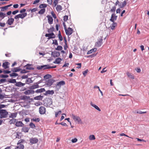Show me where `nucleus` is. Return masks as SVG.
Masks as SVG:
<instances>
[{
  "mask_svg": "<svg viewBox=\"0 0 149 149\" xmlns=\"http://www.w3.org/2000/svg\"><path fill=\"white\" fill-rule=\"evenodd\" d=\"M26 10L25 9H22L20 10L19 11L20 13L15 16L14 18L17 20H18L19 18L22 19H24L27 15V13H25Z\"/></svg>",
  "mask_w": 149,
  "mask_h": 149,
  "instance_id": "obj_1",
  "label": "nucleus"
},
{
  "mask_svg": "<svg viewBox=\"0 0 149 149\" xmlns=\"http://www.w3.org/2000/svg\"><path fill=\"white\" fill-rule=\"evenodd\" d=\"M8 115V112L6 110H0V118H6Z\"/></svg>",
  "mask_w": 149,
  "mask_h": 149,
  "instance_id": "obj_2",
  "label": "nucleus"
},
{
  "mask_svg": "<svg viewBox=\"0 0 149 149\" xmlns=\"http://www.w3.org/2000/svg\"><path fill=\"white\" fill-rule=\"evenodd\" d=\"M72 118L76 122H77L78 123H80L81 122V120L79 116H75L74 114L72 115Z\"/></svg>",
  "mask_w": 149,
  "mask_h": 149,
  "instance_id": "obj_3",
  "label": "nucleus"
},
{
  "mask_svg": "<svg viewBox=\"0 0 149 149\" xmlns=\"http://www.w3.org/2000/svg\"><path fill=\"white\" fill-rule=\"evenodd\" d=\"M65 30L66 34L68 36L70 35L73 33V29L70 27L66 29Z\"/></svg>",
  "mask_w": 149,
  "mask_h": 149,
  "instance_id": "obj_4",
  "label": "nucleus"
},
{
  "mask_svg": "<svg viewBox=\"0 0 149 149\" xmlns=\"http://www.w3.org/2000/svg\"><path fill=\"white\" fill-rule=\"evenodd\" d=\"M45 36L46 37H48L47 39L48 40L51 38H55V36L53 33L46 34Z\"/></svg>",
  "mask_w": 149,
  "mask_h": 149,
  "instance_id": "obj_5",
  "label": "nucleus"
},
{
  "mask_svg": "<svg viewBox=\"0 0 149 149\" xmlns=\"http://www.w3.org/2000/svg\"><path fill=\"white\" fill-rule=\"evenodd\" d=\"M30 143L31 145L37 143L38 141V139L36 138H32L29 140Z\"/></svg>",
  "mask_w": 149,
  "mask_h": 149,
  "instance_id": "obj_6",
  "label": "nucleus"
},
{
  "mask_svg": "<svg viewBox=\"0 0 149 149\" xmlns=\"http://www.w3.org/2000/svg\"><path fill=\"white\" fill-rule=\"evenodd\" d=\"M102 39L100 38L95 43V46L96 47H100L102 43Z\"/></svg>",
  "mask_w": 149,
  "mask_h": 149,
  "instance_id": "obj_7",
  "label": "nucleus"
},
{
  "mask_svg": "<svg viewBox=\"0 0 149 149\" xmlns=\"http://www.w3.org/2000/svg\"><path fill=\"white\" fill-rule=\"evenodd\" d=\"M46 111V109L43 106H41L39 108V113L41 114L45 113Z\"/></svg>",
  "mask_w": 149,
  "mask_h": 149,
  "instance_id": "obj_8",
  "label": "nucleus"
},
{
  "mask_svg": "<svg viewBox=\"0 0 149 149\" xmlns=\"http://www.w3.org/2000/svg\"><path fill=\"white\" fill-rule=\"evenodd\" d=\"M117 16L114 13L112 14L111 18L110 19V20L111 22H113L117 19Z\"/></svg>",
  "mask_w": 149,
  "mask_h": 149,
  "instance_id": "obj_9",
  "label": "nucleus"
},
{
  "mask_svg": "<svg viewBox=\"0 0 149 149\" xmlns=\"http://www.w3.org/2000/svg\"><path fill=\"white\" fill-rule=\"evenodd\" d=\"M47 18L48 22L50 24H52L53 23V19L52 17L50 15H47Z\"/></svg>",
  "mask_w": 149,
  "mask_h": 149,
  "instance_id": "obj_10",
  "label": "nucleus"
},
{
  "mask_svg": "<svg viewBox=\"0 0 149 149\" xmlns=\"http://www.w3.org/2000/svg\"><path fill=\"white\" fill-rule=\"evenodd\" d=\"M65 84V82L63 81H62L58 82L56 86V87H58L59 88H60L61 86H63Z\"/></svg>",
  "mask_w": 149,
  "mask_h": 149,
  "instance_id": "obj_11",
  "label": "nucleus"
},
{
  "mask_svg": "<svg viewBox=\"0 0 149 149\" xmlns=\"http://www.w3.org/2000/svg\"><path fill=\"white\" fill-rule=\"evenodd\" d=\"M54 93V91L53 90H48L46 91L44 94L45 95H52Z\"/></svg>",
  "mask_w": 149,
  "mask_h": 149,
  "instance_id": "obj_12",
  "label": "nucleus"
},
{
  "mask_svg": "<svg viewBox=\"0 0 149 149\" xmlns=\"http://www.w3.org/2000/svg\"><path fill=\"white\" fill-rule=\"evenodd\" d=\"M14 21V19L13 18H10L9 19L7 22V23L10 25H12Z\"/></svg>",
  "mask_w": 149,
  "mask_h": 149,
  "instance_id": "obj_13",
  "label": "nucleus"
},
{
  "mask_svg": "<svg viewBox=\"0 0 149 149\" xmlns=\"http://www.w3.org/2000/svg\"><path fill=\"white\" fill-rule=\"evenodd\" d=\"M10 63L9 62H5L3 63L2 66L5 69H6L9 68L8 65Z\"/></svg>",
  "mask_w": 149,
  "mask_h": 149,
  "instance_id": "obj_14",
  "label": "nucleus"
},
{
  "mask_svg": "<svg viewBox=\"0 0 149 149\" xmlns=\"http://www.w3.org/2000/svg\"><path fill=\"white\" fill-rule=\"evenodd\" d=\"M52 55L54 57H57L60 56V53L59 52L54 51L52 52Z\"/></svg>",
  "mask_w": 149,
  "mask_h": 149,
  "instance_id": "obj_15",
  "label": "nucleus"
},
{
  "mask_svg": "<svg viewBox=\"0 0 149 149\" xmlns=\"http://www.w3.org/2000/svg\"><path fill=\"white\" fill-rule=\"evenodd\" d=\"M24 148V146L23 144L17 143V146L15 148V149H23Z\"/></svg>",
  "mask_w": 149,
  "mask_h": 149,
  "instance_id": "obj_16",
  "label": "nucleus"
},
{
  "mask_svg": "<svg viewBox=\"0 0 149 149\" xmlns=\"http://www.w3.org/2000/svg\"><path fill=\"white\" fill-rule=\"evenodd\" d=\"M55 81V80L53 79H49L47 81V84L48 85L51 86L53 84Z\"/></svg>",
  "mask_w": 149,
  "mask_h": 149,
  "instance_id": "obj_17",
  "label": "nucleus"
},
{
  "mask_svg": "<svg viewBox=\"0 0 149 149\" xmlns=\"http://www.w3.org/2000/svg\"><path fill=\"white\" fill-rule=\"evenodd\" d=\"M15 125L18 127H22L24 125V124L22 123L21 121H18L16 122V123L15 124Z\"/></svg>",
  "mask_w": 149,
  "mask_h": 149,
  "instance_id": "obj_18",
  "label": "nucleus"
},
{
  "mask_svg": "<svg viewBox=\"0 0 149 149\" xmlns=\"http://www.w3.org/2000/svg\"><path fill=\"white\" fill-rule=\"evenodd\" d=\"M90 104L92 106L95 108L96 109H97L99 111H101V109L99 108L96 105L94 104H93L92 103V102H91Z\"/></svg>",
  "mask_w": 149,
  "mask_h": 149,
  "instance_id": "obj_19",
  "label": "nucleus"
},
{
  "mask_svg": "<svg viewBox=\"0 0 149 149\" xmlns=\"http://www.w3.org/2000/svg\"><path fill=\"white\" fill-rule=\"evenodd\" d=\"M25 84L21 82H16L15 85L18 87H21L24 86Z\"/></svg>",
  "mask_w": 149,
  "mask_h": 149,
  "instance_id": "obj_20",
  "label": "nucleus"
},
{
  "mask_svg": "<svg viewBox=\"0 0 149 149\" xmlns=\"http://www.w3.org/2000/svg\"><path fill=\"white\" fill-rule=\"evenodd\" d=\"M17 113H11V114H10L9 116V117L10 118H15L17 116Z\"/></svg>",
  "mask_w": 149,
  "mask_h": 149,
  "instance_id": "obj_21",
  "label": "nucleus"
},
{
  "mask_svg": "<svg viewBox=\"0 0 149 149\" xmlns=\"http://www.w3.org/2000/svg\"><path fill=\"white\" fill-rule=\"evenodd\" d=\"M117 26V23L116 22H113L110 26V28L112 30H114L115 27Z\"/></svg>",
  "mask_w": 149,
  "mask_h": 149,
  "instance_id": "obj_22",
  "label": "nucleus"
},
{
  "mask_svg": "<svg viewBox=\"0 0 149 149\" xmlns=\"http://www.w3.org/2000/svg\"><path fill=\"white\" fill-rule=\"evenodd\" d=\"M127 74L129 78H130L132 79H134V77L133 74H132L131 73H129V72H127Z\"/></svg>",
  "mask_w": 149,
  "mask_h": 149,
  "instance_id": "obj_23",
  "label": "nucleus"
},
{
  "mask_svg": "<svg viewBox=\"0 0 149 149\" xmlns=\"http://www.w3.org/2000/svg\"><path fill=\"white\" fill-rule=\"evenodd\" d=\"M61 59L60 58H57L55 61L53 62L55 64H59L60 63Z\"/></svg>",
  "mask_w": 149,
  "mask_h": 149,
  "instance_id": "obj_24",
  "label": "nucleus"
},
{
  "mask_svg": "<svg viewBox=\"0 0 149 149\" xmlns=\"http://www.w3.org/2000/svg\"><path fill=\"white\" fill-rule=\"evenodd\" d=\"M45 91V89L44 88H41L37 90L36 91V93H42Z\"/></svg>",
  "mask_w": 149,
  "mask_h": 149,
  "instance_id": "obj_25",
  "label": "nucleus"
},
{
  "mask_svg": "<svg viewBox=\"0 0 149 149\" xmlns=\"http://www.w3.org/2000/svg\"><path fill=\"white\" fill-rule=\"evenodd\" d=\"M97 50V49L96 48H95L93 49H92L88 51L87 53V54H91L92 52H95Z\"/></svg>",
  "mask_w": 149,
  "mask_h": 149,
  "instance_id": "obj_26",
  "label": "nucleus"
},
{
  "mask_svg": "<svg viewBox=\"0 0 149 149\" xmlns=\"http://www.w3.org/2000/svg\"><path fill=\"white\" fill-rule=\"evenodd\" d=\"M11 5H12L10 4L1 7V11H4L5 10H6L8 9V7L10 6Z\"/></svg>",
  "mask_w": 149,
  "mask_h": 149,
  "instance_id": "obj_27",
  "label": "nucleus"
},
{
  "mask_svg": "<svg viewBox=\"0 0 149 149\" xmlns=\"http://www.w3.org/2000/svg\"><path fill=\"white\" fill-rule=\"evenodd\" d=\"M39 85L38 84L33 85L31 86L30 88L31 89H34L39 88Z\"/></svg>",
  "mask_w": 149,
  "mask_h": 149,
  "instance_id": "obj_28",
  "label": "nucleus"
},
{
  "mask_svg": "<svg viewBox=\"0 0 149 149\" xmlns=\"http://www.w3.org/2000/svg\"><path fill=\"white\" fill-rule=\"evenodd\" d=\"M24 67L27 70H31L33 69V68L31 67V65L29 64H28L25 66Z\"/></svg>",
  "mask_w": 149,
  "mask_h": 149,
  "instance_id": "obj_29",
  "label": "nucleus"
},
{
  "mask_svg": "<svg viewBox=\"0 0 149 149\" xmlns=\"http://www.w3.org/2000/svg\"><path fill=\"white\" fill-rule=\"evenodd\" d=\"M45 8H42L38 12V14L41 15L43 14L45 12Z\"/></svg>",
  "mask_w": 149,
  "mask_h": 149,
  "instance_id": "obj_30",
  "label": "nucleus"
},
{
  "mask_svg": "<svg viewBox=\"0 0 149 149\" xmlns=\"http://www.w3.org/2000/svg\"><path fill=\"white\" fill-rule=\"evenodd\" d=\"M56 9L58 12H60L62 9V7L61 5H58L56 8Z\"/></svg>",
  "mask_w": 149,
  "mask_h": 149,
  "instance_id": "obj_31",
  "label": "nucleus"
},
{
  "mask_svg": "<svg viewBox=\"0 0 149 149\" xmlns=\"http://www.w3.org/2000/svg\"><path fill=\"white\" fill-rule=\"evenodd\" d=\"M22 130L25 132H28L29 129L27 127H23L22 128Z\"/></svg>",
  "mask_w": 149,
  "mask_h": 149,
  "instance_id": "obj_32",
  "label": "nucleus"
},
{
  "mask_svg": "<svg viewBox=\"0 0 149 149\" xmlns=\"http://www.w3.org/2000/svg\"><path fill=\"white\" fill-rule=\"evenodd\" d=\"M20 69L18 67L13 68L12 70L13 72H17L20 71Z\"/></svg>",
  "mask_w": 149,
  "mask_h": 149,
  "instance_id": "obj_33",
  "label": "nucleus"
},
{
  "mask_svg": "<svg viewBox=\"0 0 149 149\" xmlns=\"http://www.w3.org/2000/svg\"><path fill=\"white\" fill-rule=\"evenodd\" d=\"M47 6V5L46 4H41L39 6V7L40 8H46Z\"/></svg>",
  "mask_w": 149,
  "mask_h": 149,
  "instance_id": "obj_34",
  "label": "nucleus"
},
{
  "mask_svg": "<svg viewBox=\"0 0 149 149\" xmlns=\"http://www.w3.org/2000/svg\"><path fill=\"white\" fill-rule=\"evenodd\" d=\"M89 139L90 140H95V136L93 135H91L89 136Z\"/></svg>",
  "mask_w": 149,
  "mask_h": 149,
  "instance_id": "obj_35",
  "label": "nucleus"
},
{
  "mask_svg": "<svg viewBox=\"0 0 149 149\" xmlns=\"http://www.w3.org/2000/svg\"><path fill=\"white\" fill-rule=\"evenodd\" d=\"M16 119L13 118V119H12L10 120L9 121V122L11 124H14L15 123H16Z\"/></svg>",
  "mask_w": 149,
  "mask_h": 149,
  "instance_id": "obj_36",
  "label": "nucleus"
},
{
  "mask_svg": "<svg viewBox=\"0 0 149 149\" xmlns=\"http://www.w3.org/2000/svg\"><path fill=\"white\" fill-rule=\"evenodd\" d=\"M58 37L59 39V40L60 41H61L63 40V37L61 35V33L60 31H59L58 32Z\"/></svg>",
  "mask_w": 149,
  "mask_h": 149,
  "instance_id": "obj_37",
  "label": "nucleus"
},
{
  "mask_svg": "<svg viewBox=\"0 0 149 149\" xmlns=\"http://www.w3.org/2000/svg\"><path fill=\"white\" fill-rule=\"evenodd\" d=\"M51 77L52 76L49 74H47L44 76V78L46 79L51 78Z\"/></svg>",
  "mask_w": 149,
  "mask_h": 149,
  "instance_id": "obj_38",
  "label": "nucleus"
},
{
  "mask_svg": "<svg viewBox=\"0 0 149 149\" xmlns=\"http://www.w3.org/2000/svg\"><path fill=\"white\" fill-rule=\"evenodd\" d=\"M6 16V14L5 13H3L1 14V15L0 16V19H1V20L3 19Z\"/></svg>",
  "mask_w": 149,
  "mask_h": 149,
  "instance_id": "obj_39",
  "label": "nucleus"
},
{
  "mask_svg": "<svg viewBox=\"0 0 149 149\" xmlns=\"http://www.w3.org/2000/svg\"><path fill=\"white\" fill-rule=\"evenodd\" d=\"M43 70H46L50 68V66L49 65H43Z\"/></svg>",
  "mask_w": 149,
  "mask_h": 149,
  "instance_id": "obj_40",
  "label": "nucleus"
},
{
  "mask_svg": "<svg viewBox=\"0 0 149 149\" xmlns=\"http://www.w3.org/2000/svg\"><path fill=\"white\" fill-rule=\"evenodd\" d=\"M127 4V3L126 1H124L122 3V4L120 5V7L121 8H123Z\"/></svg>",
  "mask_w": 149,
  "mask_h": 149,
  "instance_id": "obj_41",
  "label": "nucleus"
},
{
  "mask_svg": "<svg viewBox=\"0 0 149 149\" xmlns=\"http://www.w3.org/2000/svg\"><path fill=\"white\" fill-rule=\"evenodd\" d=\"M63 49L62 47L60 45L58 46L55 49L56 50L61 51Z\"/></svg>",
  "mask_w": 149,
  "mask_h": 149,
  "instance_id": "obj_42",
  "label": "nucleus"
},
{
  "mask_svg": "<svg viewBox=\"0 0 149 149\" xmlns=\"http://www.w3.org/2000/svg\"><path fill=\"white\" fill-rule=\"evenodd\" d=\"M8 82L11 83H16V80L15 79H10L8 81Z\"/></svg>",
  "mask_w": 149,
  "mask_h": 149,
  "instance_id": "obj_43",
  "label": "nucleus"
},
{
  "mask_svg": "<svg viewBox=\"0 0 149 149\" xmlns=\"http://www.w3.org/2000/svg\"><path fill=\"white\" fill-rule=\"evenodd\" d=\"M29 126L30 127L32 128H34L36 127L35 125L32 123H31L30 124Z\"/></svg>",
  "mask_w": 149,
  "mask_h": 149,
  "instance_id": "obj_44",
  "label": "nucleus"
},
{
  "mask_svg": "<svg viewBox=\"0 0 149 149\" xmlns=\"http://www.w3.org/2000/svg\"><path fill=\"white\" fill-rule=\"evenodd\" d=\"M10 75L11 77H16L18 75L17 74L15 73H13L10 74Z\"/></svg>",
  "mask_w": 149,
  "mask_h": 149,
  "instance_id": "obj_45",
  "label": "nucleus"
},
{
  "mask_svg": "<svg viewBox=\"0 0 149 149\" xmlns=\"http://www.w3.org/2000/svg\"><path fill=\"white\" fill-rule=\"evenodd\" d=\"M54 28L53 27H52L48 29V32L49 33L52 32L54 31Z\"/></svg>",
  "mask_w": 149,
  "mask_h": 149,
  "instance_id": "obj_46",
  "label": "nucleus"
},
{
  "mask_svg": "<svg viewBox=\"0 0 149 149\" xmlns=\"http://www.w3.org/2000/svg\"><path fill=\"white\" fill-rule=\"evenodd\" d=\"M88 72V69H87L83 72L82 73L83 75L84 76H85L86 75L87 73Z\"/></svg>",
  "mask_w": 149,
  "mask_h": 149,
  "instance_id": "obj_47",
  "label": "nucleus"
},
{
  "mask_svg": "<svg viewBox=\"0 0 149 149\" xmlns=\"http://www.w3.org/2000/svg\"><path fill=\"white\" fill-rule=\"evenodd\" d=\"M58 3V0H54L53 3V5L54 7L56 6Z\"/></svg>",
  "mask_w": 149,
  "mask_h": 149,
  "instance_id": "obj_48",
  "label": "nucleus"
},
{
  "mask_svg": "<svg viewBox=\"0 0 149 149\" xmlns=\"http://www.w3.org/2000/svg\"><path fill=\"white\" fill-rule=\"evenodd\" d=\"M31 91L28 90L24 92V93L26 95H29L30 94Z\"/></svg>",
  "mask_w": 149,
  "mask_h": 149,
  "instance_id": "obj_49",
  "label": "nucleus"
},
{
  "mask_svg": "<svg viewBox=\"0 0 149 149\" xmlns=\"http://www.w3.org/2000/svg\"><path fill=\"white\" fill-rule=\"evenodd\" d=\"M61 110L59 111L58 112H56L55 114V116L56 117H57L58 114H61Z\"/></svg>",
  "mask_w": 149,
  "mask_h": 149,
  "instance_id": "obj_50",
  "label": "nucleus"
},
{
  "mask_svg": "<svg viewBox=\"0 0 149 149\" xmlns=\"http://www.w3.org/2000/svg\"><path fill=\"white\" fill-rule=\"evenodd\" d=\"M53 44H54L55 45H58L57 41L56 40H53Z\"/></svg>",
  "mask_w": 149,
  "mask_h": 149,
  "instance_id": "obj_51",
  "label": "nucleus"
},
{
  "mask_svg": "<svg viewBox=\"0 0 149 149\" xmlns=\"http://www.w3.org/2000/svg\"><path fill=\"white\" fill-rule=\"evenodd\" d=\"M44 66L43 65L39 66L37 67V69L38 70L43 69Z\"/></svg>",
  "mask_w": 149,
  "mask_h": 149,
  "instance_id": "obj_52",
  "label": "nucleus"
},
{
  "mask_svg": "<svg viewBox=\"0 0 149 149\" xmlns=\"http://www.w3.org/2000/svg\"><path fill=\"white\" fill-rule=\"evenodd\" d=\"M37 8H33L32 9H30L29 10V11H31V12H35L37 10Z\"/></svg>",
  "mask_w": 149,
  "mask_h": 149,
  "instance_id": "obj_53",
  "label": "nucleus"
},
{
  "mask_svg": "<svg viewBox=\"0 0 149 149\" xmlns=\"http://www.w3.org/2000/svg\"><path fill=\"white\" fill-rule=\"evenodd\" d=\"M32 121H33L35 122H39L40 120L39 118H33L31 120Z\"/></svg>",
  "mask_w": 149,
  "mask_h": 149,
  "instance_id": "obj_54",
  "label": "nucleus"
},
{
  "mask_svg": "<svg viewBox=\"0 0 149 149\" xmlns=\"http://www.w3.org/2000/svg\"><path fill=\"white\" fill-rule=\"evenodd\" d=\"M24 141V140L22 139H21L20 140H19L18 142L17 143L19 144H22L21 143H23Z\"/></svg>",
  "mask_w": 149,
  "mask_h": 149,
  "instance_id": "obj_55",
  "label": "nucleus"
},
{
  "mask_svg": "<svg viewBox=\"0 0 149 149\" xmlns=\"http://www.w3.org/2000/svg\"><path fill=\"white\" fill-rule=\"evenodd\" d=\"M68 19V16L67 15H65L63 17V20L65 22Z\"/></svg>",
  "mask_w": 149,
  "mask_h": 149,
  "instance_id": "obj_56",
  "label": "nucleus"
},
{
  "mask_svg": "<svg viewBox=\"0 0 149 149\" xmlns=\"http://www.w3.org/2000/svg\"><path fill=\"white\" fill-rule=\"evenodd\" d=\"M77 138H75L74 139H72L71 141L72 143H74L77 142Z\"/></svg>",
  "mask_w": 149,
  "mask_h": 149,
  "instance_id": "obj_57",
  "label": "nucleus"
},
{
  "mask_svg": "<svg viewBox=\"0 0 149 149\" xmlns=\"http://www.w3.org/2000/svg\"><path fill=\"white\" fill-rule=\"evenodd\" d=\"M146 113V111L142 112L141 111H138L136 112L137 113H140V114H143V113Z\"/></svg>",
  "mask_w": 149,
  "mask_h": 149,
  "instance_id": "obj_58",
  "label": "nucleus"
},
{
  "mask_svg": "<svg viewBox=\"0 0 149 149\" xmlns=\"http://www.w3.org/2000/svg\"><path fill=\"white\" fill-rule=\"evenodd\" d=\"M116 8L115 6H113L112 8L110 10V11L112 12H115L116 10Z\"/></svg>",
  "mask_w": 149,
  "mask_h": 149,
  "instance_id": "obj_59",
  "label": "nucleus"
},
{
  "mask_svg": "<svg viewBox=\"0 0 149 149\" xmlns=\"http://www.w3.org/2000/svg\"><path fill=\"white\" fill-rule=\"evenodd\" d=\"M4 74H8L10 72V71L7 70H4L3 71Z\"/></svg>",
  "mask_w": 149,
  "mask_h": 149,
  "instance_id": "obj_60",
  "label": "nucleus"
},
{
  "mask_svg": "<svg viewBox=\"0 0 149 149\" xmlns=\"http://www.w3.org/2000/svg\"><path fill=\"white\" fill-rule=\"evenodd\" d=\"M1 77L3 78H7L8 77V75L6 74H1Z\"/></svg>",
  "mask_w": 149,
  "mask_h": 149,
  "instance_id": "obj_61",
  "label": "nucleus"
},
{
  "mask_svg": "<svg viewBox=\"0 0 149 149\" xmlns=\"http://www.w3.org/2000/svg\"><path fill=\"white\" fill-rule=\"evenodd\" d=\"M5 23L0 22V26L1 27H4L5 26Z\"/></svg>",
  "mask_w": 149,
  "mask_h": 149,
  "instance_id": "obj_62",
  "label": "nucleus"
},
{
  "mask_svg": "<svg viewBox=\"0 0 149 149\" xmlns=\"http://www.w3.org/2000/svg\"><path fill=\"white\" fill-rule=\"evenodd\" d=\"M6 105L4 104H0V110L2 108L5 107Z\"/></svg>",
  "mask_w": 149,
  "mask_h": 149,
  "instance_id": "obj_63",
  "label": "nucleus"
},
{
  "mask_svg": "<svg viewBox=\"0 0 149 149\" xmlns=\"http://www.w3.org/2000/svg\"><path fill=\"white\" fill-rule=\"evenodd\" d=\"M19 12L18 10H16L15 11H14L12 12V14L13 15H15L17 13Z\"/></svg>",
  "mask_w": 149,
  "mask_h": 149,
  "instance_id": "obj_64",
  "label": "nucleus"
}]
</instances>
